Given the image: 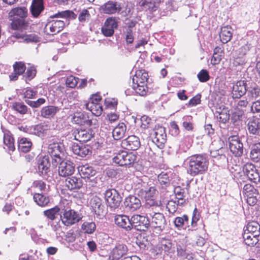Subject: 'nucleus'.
Masks as SVG:
<instances>
[{
	"label": "nucleus",
	"mask_w": 260,
	"mask_h": 260,
	"mask_svg": "<svg viewBox=\"0 0 260 260\" xmlns=\"http://www.w3.org/2000/svg\"><path fill=\"white\" fill-rule=\"evenodd\" d=\"M127 252L126 246L123 244H118L115 246L111 252L110 257L112 260H119Z\"/></svg>",
	"instance_id": "b1692460"
},
{
	"label": "nucleus",
	"mask_w": 260,
	"mask_h": 260,
	"mask_svg": "<svg viewBox=\"0 0 260 260\" xmlns=\"http://www.w3.org/2000/svg\"><path fill=\"white\" fill-rule=\"evenodd\" d=\"M177 256L181 259H184L187 253L186 245L181 242H178L176 245Z\"/></svg>",
	"instance_id": "49530a36"
},
{
	"label": "nucleus",
	"mask_w": 260,
	"mask_h": 260,
	"mask_svg": "<svg viewBox=\"0 0 260 260\" xmlns=\"http://www.w3.org/2000/svg\"><path fill=\"white\" fill-rule=\"evenodd\" d=\"M78 172L82 178L87 179L91 183V185H94L96 183L94 176L96 171L91 166L88 165L80 166L78 167Z\"/></svg>",
	"instance_id": "ddd939ff"
},
{
	"label": "nucleus",
	"mask_w": 260,
	"mask_h": 260,
	"mask_svg": "<svg viewBox=\"0 0 260 260\" xmlns=\"http://www.w3.org/2000/svg\"><path fill=\"white\" fill-rule=\"evenodd\" d=\"M152 142L158 147H162L167 141L165 128L162 126L155 127L150 134Z\"/></svg>",
	"instance_id": "6e6552de"
},
{
	"label": "nucleus",
	"mask_w": 260,
	"mask_h": 260,
	"mask_svg": "<svg viewBox=\"0 0 260 260\" xmlns=\"http://www.w3.org/2000/svg\"><path fill=\"white\" fill-rule=\"evenodd\" d=\"M132 87L137 93L141 96L146 95L148 91V88L147 86L132 85Z\"/></svg>",
	"instance_id": "13d9d810"
},
{
	"label": "nucleus",
	"mask_w": 260,
	"mask_h": 260,
	"mask_svg": "<svg viewBox=\"0 0 260 260\" xmlns=\"http://www.w3.org/2000/svg\"><path fill=\"white\" fill-rule=\"evenodd\" d=\"M115 223L119 227L127 231L132 229L131 218L125 215H116L114 217Z\"/></svg>",
	"instance_id": "6ab92c4d"
},
{
	"label": "nucleus",
	"mask_w": 260,
	"mask_h": 260,
	"mask_svg": "<svg viewBox=\"0 0 260 260\" xmlns=\"http://www.w3.org/2000/svg\"><path fill=\"white\" fill-rule=\"evenodd\" d=\"M232 30V27L229 25L221 28L219 37L222 43L225 44L231 40L233 35Z\"/></svg>",
	"instance_id": "c756f323"
},
{
	"label": "nucleus",
	"mask_w": 260,
	"mask_h": 260,
	"mask_svg": "<svg viewBox=\"0 0 260 260\" xmlns=\"http://www.w3.org/2000/svg\"><path fill=\"white\" fill-rule=\"evenodd\" d=\"M74 134L75 140L84 142L90 140L94 135L91 129H76Z\"/></svg>",
	"instance_id": "a211bd4d"
},
{
	"label": "nucleus",
	"mask_w": 260,
	"mask_h": 260,
	"mask_svg": "<svg viewBox=\"0 0 260 260\" xmlns=\"http://www.w3.org/2000/svg\"><path fill=\"white\" fill-rule=\"evenodd\" d=\"M250 157L254 162L260 161V143L254 144L252 146Z\"/></svg>",
	"instance_id": "4c0bfd02"
},
{
	"label": "nucleus",
	"mask_w": 260,
	"mask_h": 260,
	"mask_svg": "<svg viewBox=\"0 0 260 260\" xmlns=\"http://www.w3.org/2000/svg\"><path fill=\"white\" fill-rule=\"evenodd\" d=\"M185 165H186L188 173L194 176L206 171L208 161L205 156L196 154L188 157L185 161Z\"/></svg>",
	"instance_id": "f257e3e1"
},
{
	"label": "nucleus",
	"mask_w": 260,
	"mask_h": 260,
	"mask_svg": "<svg viewBox=\"0 0 260 260\" xmlns=\"http://www.w3.org/2000/svg\"><path fill=\"white\" fill-rule=\"evenodd\" d=\"M37 165L38 172L41 175H46L50 171V163L48 156L40 157Z\"/></svg>",
	"instance_id": "5701e85b"
},
{
	"label": "nucleus",
	"mask_w": 260,
	"mask_h": 260,
	"mask_svg": "<svg viewBox=\"0 0 260 260\" xmlns=\"http://www.w3.org/2000/svg\"><path fill=\"white\" fill-rule=\"evenodd\" d=\"M124 204L131 212L137 210L141 206L140 200L135 196H129L126 198Z\"/></svg>",
	"instance_id": "4be33fe9"
},
{
	"label": "nucleus",
	"mask_w": 260,
	"mask_h": 260,
	"mask_svg": "<svg viewBox=\"0 0 260 260\" xmlns=\"http://www.w3.org/2000/svg\"><path fill=\"white\" fill-rule=\"evenodd\" d=\"M58 174L60 176L67 177L71 176L75 171V166L71 160L63 159L58 162Z\"/></svg>",
	"instance_id": "1a4fd4ad"
},
{
	"label": "nucleus",
	"mask_w": 260,
	"mask_h": 260,
	"mask_svg": "<svg viewBox=\"0 0 260 260\" xmlns=\"http://www.w3.org/2000/svg\"><path fill=\"white\" fill-rule=\"evenodd\" d=\"M10 20L12 21L11 23L12 28L15 30L21 28L25 24L24 19L12 17H10Z\"/></svg>",
	"instance_id": "8fccbe9b"
},
{
	"label": "nucleus",
	"mask_w": 260,
	"mask_h": 260,
	"mask_svg": "<svg viewBox=\"0 0 260 260\" xmlns=\"http://www.w3.org/2000/svg\"><path fill=\"white\" fill-rule=\"evenodd\" d=\"M72 151L75 154L84 157L91 153V148L89 145L74 144Z\"/></svg>",
	"instance_id": "393cba45"
},
{
	"label": "nucleus",
	"mask_w": 260,
	"mask_h": 260,
	"mask_svg": "<svg viewBox=\"0 0 260 260\" xmlns=\"http://www.w3.org/2000/svg\"><path fill=\"white\" fill-rule=\"evenodd\" d=\"M14 141V138L12 136H11L9 135L4 136V144L8 147V148L9 150H11L12 151H14V150L15 149Z\"/></svg>",
	"instance_id": "864d4df0"
},
{
	"label": "nucleus",
	"mask_w": 260,
	"mask_h": 260,
	"mask_svg": "<svg viewBox=\"0 0 260 260\" xmlns=\"http://www.w3.org/2000/svg\"><path fill=\"white\" fill-rule=\"evenodd\" d=\"M34 200L37 205L41 207L47 205L50 202V199L48 196L39 193L34 195Z\"/></svg>",
	"instance_id": "a19ab883"
},
{
	"label": "nucleus",
	"mask_w": 260,
	"mask_h": 260,
	"mask_svg": "<svg viewBox=\"0 0 260 260\" xmlns=\"http://www.w3.org/2000/svg\"><path fill=\"white\" fill-rule=\"evenodd\" d=\"M27 15V10L25 7H18L12 9L9 13L10 17H16L24 19Z\"/></svg>",
	"instance_id": "c9c22d12"
},
{
	"label": "nucleus",
	"mask_w": 260,
	"mask_h": 260,
	"mask_svg": "<svg viewBox=\"0 0 260 260\" xmlns=\"http://www.w3.org/2000/svg\"><path fill=\"white\" fill-rule=\"evenodd\" d=\"M50 129V126L45 123H41L34 126H26L24 128V131L30 134L40 136L42 134L47 133Z\"/></svg>",
	"instance_id": "412c9836"
},
{
	"label": "nucleus",
	"mask_w": 260,
	"mask_h": 260,
	"mask_svg": "<svg viewBox=\"0 0 260 260\" xmlns=\"http://www.w3.org/2000/svg\"><path fill=\"white\" fill-rule=\"evenodd\" d=\"M148 79V73L145 72H142V71H138L136 72L135 75L133 78V83L135 82L138 83H144V82H147Z\"/></svg>",
	"instance_id": "37998d69"
},
{
	"label": "nucleus",
	"mask_w": 260,
	"mask_h": 260,
	"mask_svg": "<svg viewBox=\"0 0 260 260\" xmlns=\"http://www.w3.org/2000/svg\"><path fill=\"white\" fill-rule=\"evenodd\" d=\"M158 180L162 185H167L170 183L168 175L166 173H161L158 176Z\"/></svg>",
	"instance_id": "338daca9"
},
{
	"label": "nucleus",
	"mask_w": 260,
	"mask_h": 260,
	"mask_svg": "<svg viewBox=\"0 0 260 260\" xmlns=\"http://www.w3.org/2000/svg\"><path fill=\"white\" fill-rule=\"evenodd\" d=\"M74 121L76 123L80 125L88 124L89 120L86 116L83 113H77L74 117Z\"/></svg>",
	"instance_id": "6e6d98bb"
},
{
	"label": "nucleus",
	"mask_w": 260,
	"mask_h": 260,
	"mask_svg": "<svg viewBox=\"0 0 260 260\" xmlns=\"http://www.w3.org/2000/svg\"><path fill=\"white\" fill-rule=\"evenodd\" d=\"M71 202L67 200L61 201L60 218L66 226H71L79 222L82 218L81 214L71 208Z\"/></svg>",
	"instance_id": "f03ea898"
},
{
	"label": "nucleus",
	"mask_w": 260,
	"mask_h": 260,
	"mask_svg": "<svg viewBox=\"0 0 260 260\" xmlns=\"http://www.w3.org/2000/svg\"><path fill=\"white\" fill-rule=\"evenodd\" d=\"M121 145L124 149L129 150H136L140 147L141 144L140 139L138 137L132 135L123 140L121 141Z\"/></svg>",
	"instance_id": "2eb2a0df"
},
{
	"label": "nucleus",
	"mask_w": 260,
	"mask_h": 260,
	"mask_svg": "<svg viewBox=\"0 0 260 260\" xmlns=\"http://www.w3.org/2000/svg\"><path fill=\"white\" fill-rule=\"evenodd\" d=\"M246 82L243 80L237 81L233 86L232 96L234 99H239L244 95L247 92Z\"/></svg>",
	"instance_id": "aec40b11"
},
{
	"label": "nucleus",
	"mask_w": 260,
	"mask_h": 260,
	"mask_svg": "<svg viewBox=\"0 0 260 260\" xmlns=\"http://www.w3.org/2000/svg\"><path fill=\"white\" fill-rule=\"evenodd\" d=\"M172 244L171 240L169 239H162L160 241V244L159 247V250L160 253L164 251L166 254L169 253L171 252Z\"/></svg>",
	"instance_id": "09e8293b"
},
{
	"label": "nucleus",
	"mask_w": 260,
	"mask_h": 260,
	"mask_svg": "<svg viewBox=\"0 0 260 260\" xmlns=\"http://www.w3.org/2000/svg\"><path fill=\"white\" fill-rule=\"evenodd\" d=\"M86 108L95 116H100L103 112L102 105L100 103L88 102L85 105Z\"/></svg>",
	"instance_id": "72a5a7b5"
},
{
	"label": "nucleus",
	"mask_w": 260,
	"mask_h": 260,
	"mask_svg": "<svg viewBox=\"0 0 260 260\" xmlns=\"http://www.w3.org/2000/svg\"><path fill=\"white\" fill-rule=\"evenodd\" d=\"M244 231L250 233L251 235L259 237L260 235V225L256 221H251L248 223L246 229Z\"/></svg>",
	"instance_id": "f704fd0d"
},
{
	"label": "nucleus",
	"mask_w": 260,
	"mask_h": 260,
	"mask_svg": "<svg viewBox=\"0 0 260 260\" xmlns=\"http://www.w3.org/2000/svg\"><path fill=\"white\" fill-rule=\"evenodd\" d=\"M44 10L43 0H33L31 6L30 11L32 16L37 17Z\"/></svg>",
	"instance_id": "473e14b6"
},
{
	"label": "nucleus",
	"mask_w": 260,
	"mask_h": 260,
	"mask_svg": "<svg viewBox=\"0 0 260 260\" xmlns=\"http://www.w3.org/2000/svg\"><path fill=\"white\" fill-rule=\"evenodd\" d=\"M118 27V22L115 17H110L105 21L101 28L102 34L106 37H111L114 32V29Z\"/></svg>",
	"instance_id": "f8f14e48"
},
{
	"label": "nucleus",
	"mask_w": 260,
	"mask_h": 260,
	"mask_svg": "<svg viewBox=\"0 0 260 260\" xmlns=\"http://www.w3.org/2000/svg\"><path fill=\"white\" fill-rule=\"evenodd\" d=\"M61 202L58 206L44 211V215L51 220H54L59 212L61 213Z\"/></svg>",
	"instance_id": "ea45409f"
},
{
	"label": "nucleus",
	"mask_w": 260,
	"mask_h": 260,
	"mask_svg": "<svg viewBox=\"0 0 260 260\" xmlns=\"http://www.w3.org/2000/svg\"><path fill=\"white\" fill-rule=\"evenodd\" d=\"M126 131V126L123 123H119L112 132V135L115 140H118L123 138Z\"/></svg>",
	"instance_id": "2f4dec72"
},
{
	"label": "nucleus",
	"mask_w": 260,
	"mask_h": 260,
	"mask_svg": "<svg viewBox=\"0 0 260 260\" xmlns=\"http://www.w3.org/2000/svg\"><path fill=\"white\" fill-rule=\"evenodd\" d=\"M67 187L71 190L80 189L83 185L82 179L75 176L68 177L66 180Z\"/></svg>",
	"instance_id": "cd10ccee"
},
{
	"label": "nucleus",
	"mask_w": 260,
	"mask_h": 260,
	"mask_svg": "<svg viewBox=\"0 0 260 260\" xmlns=\"http://www.w3.org/2000/svg\"><path fill=\"white\" fill-rule=\"evenodd\" d=\"M137 155L133 152L122 151L113 158V161L119 166H131L136 160Z\"/></svg>",
	"instance_id": "20e7f679"
},
{
	"label": "nucleus",
	"mask_w": 260,
	"mask_h": 260,
	"mask_svg": "<svg viewBox=\"0 0 260 260\" xmlns=\"http://www.w3.org/2000/svg\"><path fill=\"white\" fill-rule=\"evenodd\" d=\"M75 14L73 12L70 11H65L51 16V18H59L58 19H56L55 20H63L66 22L67 21L68 18H75Z\"/></svg>",
	"instance_id": "a18cd8bd"
},
{
	"label": "nucleus",
	"mask_w": 260,
	"mask_h": 260,
	"mask_svg": "<svg viewBox=\"0 0 260 260\" xmlns=\"http://www.w3.org/2000/svg\"><path fill=\"white\" fill-rule=\"evenodd\" d=\"M64 25L65 22L63 20H52L46 25L45 32L48 35H53L60 32Z\"/></svg>",
	"instance_id": "4468645a"
},
{
	"label": "nucleus",
	"mask_w": 260,
	"mask_h": 260,
	"mask_svg": "<svg viewBox=\"0 0 260 260\" xmlns=\"http://www.w3.org/2000/svg\"><path fill=\"white\" fill-rule=\"evenodd\" d=\"M134 25L135 24L132 22V24L130 25L128 28L126 29L125 39L127 43L131 44L133 42L134 36L131 27L132 26H134Z\"/></svg>",
	"instance_id": "0e129e2a"
},
{
	"label": "nucleus",
	"mask_w": 260,
	"mask_h": 260,
	"mask_svg": "<svg viewBox=\"0 0 260 260\" xmlns=\"http://www.w3.org/2000/svg\"><path fill=\"white\" fill-rule=\"evenodd\" d=\"M13 108L18 112L21 114L26 113L27 111V107L22 103H15L13 105Z\"/></svg>",
	"instance_id": "4d7b16f0"
},
{
	"label": "nucleus",
	"mask_w": 260,
	"mask_h": 260,
	"mask_svg": "<svg viewBox=\"0 0 260 260\" xmlns=\"http://www.w3.org/2000/svg\"><path fill=\"white\" fill-rule=\"evenodd\" d=\"M247 96L250 100L258 98L260 96V87L255 83L247 86Z\"/></svg>",
	"instance_id": "7c9ffc66"
},
{
	"label": "nucleus",
	"mask_w": 260,
	"mask_h": 260,
	"mask_svg": "<svg viewBox=\"0 0 260 260\" xmlns=\"http://www.w3.org/2000/svg\"><path fill=\"white\" fill-rule=\"evenodd\" d=\"M141 127L142 128L146 129L149 127L150 123L151 122V119L148 116L146 115H143L141 118Z\"/></svg>",
	"instance_id": "774afa93"
},
{
	"label": "nucleus",
	"mask_w": 260,
	"mask_h": 260,
	"mask_svg": "<svg viewBox=\"0 0 260 260\" xmlns=\"http://www.w3.org/2000/svg\"><path fill=\"white\" fill-rule=\"evenodd\" d=\"M249 133L255 135H260V119L253 117L249 120L247 124Z\"/></svg>",
	"instance_id": "bb28decb"
},
{
	"label": "nucleus",
	"mask_w": 260,
	"mask_h": 260,
	"mask_svg": "<svg viewBox=\"0 0 260 260\" xmlns=\"http://www.w3.org/2000/svg\"><path fill=\"white\" fill-rule=\"evenodd\" d=\"M244 174L249 180L255 184L260 182V176L255 166L251 162L245 164L243 167Z\"/></svg>",
	"instance_id": "9b49d317"
},
{
	"label": "nucleus",
	"mask_w": 260,
	"mask_h": 260,
	"mask_svg": "<svg viewBox=\"0 0 260 260\" xmlns=\"http://www.w3.org/2000/svg\"><path fill=\"white\" fill-rule=\"evenodd\" d=\"M138 184L141 185V188L138 190V194L143 197L145 199L155 198L156 190L154 187L146 188L147 184L142 180H139Z\"/></svg>",
	"instance_id": "f3484780"
},
{
	"label": "nucleus",
	"mask_w": 260,
	"mask_h": 260,
	"mask_svg": "<svg viewBox=\"0 0 260 260\" xmlns=\"http://www.w3.org/2000/svg\"><path fill=\"white\" fill-rule=\"evenodd\" d=\"M85 233L92 234L96 229V225L94 222H84L81 227Z\"/></svg>",
	"instance_id": "3c124183"
},
{
	"label": "nucleus",
	"mask_w": 260,
	"mask_h": 260,
	"mask_svg": "<svg viewBox=\"0 0 260 260\" xmlns=\"http://www.w3.org/2000/svg\"><path fill=\"white\" fill-rule=\"evenodd\" d=\"M90 14L87 9H83L78 16V20L80 22H85L89 20Z\"/></svg>",
	"instance_id": "5fc2aeb1"
},
{
	"label": "nucleus",
	"mask_w": 260,
	"mask_h": 260,
	"mask_svg": "<svg viewBox=\"0 0 260 260\" xmlns=\"http://www.w3.org/2000/svg\"><path fill=\"white\" fill-rule=\"evenodd\" d=\"M250 47L251 46L250 44L247 43L244 44V45L242 46L237 51L238 54L244 57L250 50Z\"/></svg>",
	"instance_id": "69168bd1"
},
{
	"label": "nucleus",
	"mask_w": 260,
	"mask_h": 260,
	"mask_svg": "<svg viewBox=\"0 0 260 260\" xmlns=\"http://www.w3.org/2000/svg\"><path fill=\"white\" fill-rule=\"evenodd\" d=\"M174 223L178 230L184 229V226L188 223V217L183 215L182 217H177L174 220Z\"/></svg>",
	"instance_id": "de8ad7c7"
},
{
	"label": "nucleus",
	"mask_w": 260,
	"mask_h": 260,
	"mask_svg": "<svg viewBox=\"0 0 260 260\" xmlns=\"http://www.w3.org/2000/svg\"><path fill=\"white\" fill-rule=\"evenodd\" d=\"M90 204L95 214L98 216L104 213V206L102 204V200L98 197L94 196L90 201Z\"/></svg>",
	"instance_id": "a878e982"
},
{
	"label": "nucleus",
	"mask_w": 260,
	"mask_h": 260,
	"mask_svg": "<svg viewBox=\"0 0 260 260\" xmlns=\"http://www.w3.org/2000/svg\"><path fill=\"white\" fill-rule=\"evenodd\" d=\"M161 0H144L142 6L146 10L155 11L159 6Z\"/></svg>",
	"instance_id": "58836bf2"
},
{
	"label": "nucleus",
	"mask_w": 260,
	"mask_h": 260,
	"mask_svg": "<svg viewBox=\"0 0 260 260\" xmlns=\"http://www.w3.org/2000/svg\"><path fill=\"white\" fill-rule=\"evenodd\" d=\"M32 143L25 138H21L18 142V149L24 153L27 152L30 150Z\"/></svg>",
	"instance_id": "c03bdc74"
},
{
	"label": "nucleus",
	"mask_w": 260,
	"mask_h": 260,
	"mask_svg": "<svg viewBox=\"0 0 260 260\" xmlns=\"http://www.w3.org/2000/svg\"><path fill=\"white\" fill-rule=\"evenodd\" d=\"M14 71L16 73V74L18 75L22 74L25 69L26 67L24 63L22 62H16L14 65Z\"/></svg>",
	"instance_id": "052dcab7"
},
{
	"label": "nucleus",
	"mask_w": 260,
	"mask_h": 260,
	"mask_svg": "<svg viewBox=\"0 0 260 260\" xmlns=\"http://www.w3.org/2000/svg\"><path fill=\"white\" fill-rule=\"evenodd\" d=\"M121 9L119 3L109 1L101 6L100 11L104 14H115L119 13Z\"/></svg>",
	"instance_id": "dca6fc26"
},
{
	"label": "nucleus",
	"mask_w": 260,
	"mask_h": 260,
	"mask_svg": "<svg viewBox=\"0 0 260 260\" xmlns=\"http://www.w3.org/2000/svg\"><path fill=\"white\" fill-rule=\"evenodd\" d=\"M132 229L135 228L138 231H146L150 227V220L148 218L136 214L131 217Z\"/></svg>",
	"instance_id": "39448f33"
},
{
	"label": "nucleus",
	"mask_w": 260,
	"mask_h": 260,
	"mask_svg": "<svg viewBox=\"0 0 260 260\" xmlns=\"http://www.w3.org/2000/svg\"><path fill=\"white\" fill-rule=\"evenodd\" d=\"M217 119L220 122L226 123L230 119V114L228 113V110L226 109H223L217 110L215 113Z\"/></svg>",
	"instance_id": "79ce46f5"
},
{
	"label": "nucleus",
	"mask_w": 260,
	"mask_h": 260,
	"mask_svg": "<svg viewBox=\"0 0 260 260\" xmlns=\"http://www.w3.org/2000/svg\"><path fill=\"white\" fill-rule=\"evenodd\" d=\"M258 236H255L254 235H251L250 233L244 231L243 234V238L244 241L247 245L249 246H254L258 242Z\"/></svg>",
	"instance_id": "e433bc0d"
},
{
	"label": "nucleus",
	"mask_w": 260,
	"mask_h": 260,
	"mask_svg": "<svg viewBox=\"0 0 260 260\" xmlns=\"http://www.w3.org/2000/svg\"><path fill=\"white\" fill-rule=\"evenodd\" d=\"M199 220V215L197 214V209L195 208L192 217L190 225H188V230L193 231L197 226L198 221Z\"/></svg>",
	"instance_id": "680f3d73"
},
{
	"label": "nucleus",
	"mask_w": 260,
	"mask_h": 260,
	"mask_svg": "<svg viewBox=\"0 0 260 260\" xmlns=\"http://www.w3.org/2000/svg\"><path fill=\"white\" fill-rule=\"evenodd\" d=\"M79 80L78 78L70 76L66 79V84L70 88H74L77 85Z\"/></svg>",
	"instance_id": "e2e57ef3"
},
{
	"label": "nucleus",
	"mask_w": 260,
	"mask_h": 260,
	"mask_svg": "<svg viewBox=\"0 0 260 260\" xmlns=\"http://www.w3.org/2000/svg\"><path fill=\"white\" fill-rule=\"evenodd\" d=\"M229 146L231 152L237 157L242 155L243 153V144L238 136H230L228 139Z\"/></svg>",
	"instance_id": "423d86ee"
},
{
	"label": "nucleus",
	"mask_w": 260,
	"mask_h": 260,
	"mask_svg": "<svg viewBox=\"0 0 260 260\" xmlns=\"http://www.w3.org/2000/svg\"><path fill=\"white\" fill-rule=\"evenodd\" d=\"M199 80L201 82H206L210 79L208 71L207 70H202L197 75Z\"/></svg>",
	"instance_id": "bf43d9fd"
},
{
	"label": "nucleus",
	"mask_w": 260,
	"mask_h": 260,
	"mask_svg": "<svg viewBox=\"0 0 260 260\" xmlns=\"http://www.w3.org/2000/svg\"><path fill=\"white\" fill-rule=\"evenodd\" d=\"M149 215L151 217L150 226L157 229L159 232H162L166 226V220L164 214L155 212L153 215L149 214Z\"/></svg>",
	"instance_id": "9d476101"
},
{
	"label": "nucleus",
	"mask_w": 260,
	"mask_h": 260,
	"mask_svg": "<svg viewBox=\"0 0 260 260\" xmlns=\"http://www.w3.org/2000/svg\"><path fill=\"white\" fill-rule=\"evenodd\" d=\"M105 198L107 205L111 211L118 208L121 202L122 198L115 189H109L106 191Z\"/></svg>",
	"instance_id": "7ed1b4c3"
},
{
	"label": "nucleus",
	"mask_w": 260,
	"mask_h": 260,
	"mask_svg": "<svg viewBox=\"0 0 260 260\" xmlns=\"http://www.w3.org/2000/svg\"><path fill=\"white\" fill-rule=\"evenodd\" d=\"M59 111L58 107L47 106L43 107L41 110V115L45 118H51Z\"/></svg>",
	"instance_id": "c85d7f7f"
},
{
	"label": "nucleus",
	"mask_w": 260,
	"mask_h": 260,
	"mask_svg": "<svg viewBox=\"0 0 260 260\" xmlns=\"http://www.w3.org/2000/svg\"><path fill=\"white\" fill-rule=\"evenodd\" d=\"M48 152L52 158L53 166L58 165V162L63 159V151L60 145L57 143H53L49 145Z\"/></svg>",
	"instance_id": "0eeeda50"
},
{
	"label": "nucleus",
	"mask_w": 260,
	"mask_h": 260,
	"mask_svg": "<svg viewBox=\"0 0 260 260\" xmlns=\"http://www.w3.org/2000/svg\"><path fill=\"white\" fill-rule=\"evenodd\" d=\"M192 117L191 116H186L183 118L182 125L183 127L188 131H192L193 129V125L192 122Z\"/></svg>",
	"instance_id": "603ef678"
}]
</instances>
